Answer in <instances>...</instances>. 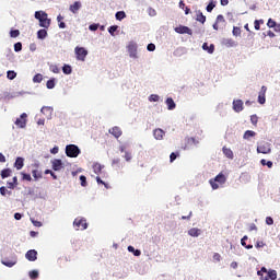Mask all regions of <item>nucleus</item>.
<instances>
[{
	"label": "nucleus",
	"mask_w": 280,
	"mask_h": 280,
	"mask_svg": "<svg viewBox=\"0 0 280 280\" xmlns=\"http://www.w3.org/2000/svg\"><path fill=\"white\" fill-rule=\"evenodd\" d=\"M73 226L77 231L81 228V231H86L89 229V223H86V219L84 218H77L73 221Z\"/></svg>",
	"instance_id": "6"
},
{
	"label": "nucleus",
	"mask_w": 280,
	"mask_h": 280,
	"mask_svg": "<svg viewBox=\"0 0 280 280\" xmlns=\"http://www.w3.org/2000/svg\"><path fill=\"white\" fill-rule=\"evenodd\" d=\"M257 132L253 131V130H246L243 135V139L245 141H248L249 139H252L253 137H256Z\"/></svg>",
	"instance_id": "29"
},
{
	"label": "nucleus",
	"mask_w": 280,
	"mask_h": 280,
	"mask_svg": "<svg viewBox=\"0 0 280 280\" xmlns=\"http://www.w3.org/2000/svg\"><path fill=\"white\" fill-rule=\"evenodd\" d=\"M109 135H113L115 139H119L121 137V129L119 127H113L109 129Z\"/></svg>",
	"instance_id": "24"
},
{
	"label": "nucleus",
	"mask_w": 280,
	"mask_h": 280,
	"mask_svg": "<svg viewBox=\"0 0 280 280\" xmlns=\"http://www.w3.org/2000/svg\"><path fill=\"white\" fill-rule=\"evenodd\" d=\"M153 137L156 141H163V137H165V130H163L161 128L154 129Z\"/></svg>",
	"instance_id": "15"
},
{
	"label": "nucleus",
	"mask_w": 280,
	"mask_h": 280,
	"mask_svg": "<svg viewBox=\"0 0 280 280\" xmlns=\"http://www.w3.org/2000/svg\"><path fill=\"white\" fill-rule=\"evenodd\" d=\"M116 21H124L126 19V11H118L115 14Z\"/></svg>",
	"instance_id": "37"
},
{
	"label": "nucleus",
	"mask_w": 280,
	"mask_h": 280,
	"mask_svg": "<svg viewBox=\"0 0 280 280\" xmlns=\"http://www.w3.org/2000/svg\"><path fill=\"white\" fill-rule=\"evenodd\" d=\"M69 10L72 12V14H78V12L82 10V2L74 1L73 4H70Z\"/></svg>",
	"instance_id": "16"
},
{
	"label": "nucleus",
	"mask_w": 280,
	"mask_h": 280,
	"mask_svg": "<svg viewBox=\"0 0 280 280\" xmlns=\"http://www.w3.org/2000/svg\"><path fill=\"white\" fill-rule=\"evenodd\" d=\"M250 121L253 126H257V121H259V117H257V115L254 114L250 116Z\"/></svg>",
	"instance_id": "59"
},
{
	"label": "nucleus",
	"mask_w": 280,
	"mask_h": 280,
	"mask_svg": "<svg viewBox=\"0 0 280 280\" xmlns=\"http://www.w3.org/2000/svg\"><path fill=\"white\" fill-rule=\"evenodd\" d=\"M60 152V148L58 145H55L52 149H50V154H58Z\"/></svg>",
	"instance_id": "64"
},
{
	"label": "nucleus",
	"mask_w": 280,
	"mask_h": 280,
	"mask_svg": "<svg viewBox=\"0 0 280 280\" xmlns=\"http://www.w3.org/2000/svg\"><path fill=\"white\" fill-rule=\"evenodd\" d=\"M202 49H203V51H208V54H213V51H215V45H213V44L209 45L208 43H203Z\"/></svg>",
	"instance_id": "26"
},
{
	"label": "nucleus",
	"mask_w": 280,
	"mask_h": 280,
	"mask_svg": "<svg viewBox=\"0 0 280 280\" xmlns=\"http://www.w3.org/2000/svg\"><path fill=\"white\" fill-rule=\"evenodd\" d=\"M266 91H268V88H266V85H262L258 94V104H266Z\"/></svg>",
	"instance_id": "14"
},
{
	"label": "nucleus",
	"mask_w": 280,
	"mask_h": 280,
	"mask_svg": "<svg viewBox=\"0 0 280 280\" xmlns=\"http://www.w3.org/2000/svg\"><path fill=\"white\" fill-rule=\"evenodd\" d=\"M74 54H75L77 60L84 62V60H86V57L89 56V50H86V48L84 47L77 46L74 48Z\"/></svg>",
	"instance_id": "4"
},
{
	"label": "nucleus",
	"mask_w": 280,
	"mask_h": 280,
	"mask_svg": "<svg viewBox=\"0 0 280 280\" xmlns=\"http://www.w3.org/2000/svg\"><path fill=\"white\" fill-rule=\"evenodd\" d=\"M147 51H156V45L153 43L148 44Z\"/></svg>",
	"instance_id": "60"
},
{
	"label": "nucleus",
	"mask_w": 280,
	"mask_h": 280,
	"mask_svg": "<svg viewBox=\"0 0 280 280\" xmlns=\"http://www.w3.org/2000/svg\"><path fill=\"white\" fill-rule=\"evenodd\" d=\"M256 152L258 154H270V152H272V148H270V143L262 142L257 145Z\"/></svg>",
	"instance_id": "7"
},
{
	"label": "nucleus",
	"mask_w": 280,
	"mask_h": 280,
	"mask_svg": "<svg viewBox=\"0 0 280 280\" xmlns=\"http://www.w3.org/2000/svg\"><path fill=\"white\" fill-rule=\"evenodd\" d=\"M7 78L8 80H14L16 78V72L14 70H8Z\"/></svg>",
	"instance_id": "48"
},
{
	"label": "nucleus",
	"mask_w": 280,
	"mask_h": 280,
	"mask_svg": "<svg viewBox=\"0 0 280 280\" xmlns=\"http://www.w3.org/2000/svg\"><path fill=\"white\" fill-rule=\"evenodd\" d=\"M13 47H14L15 54H19V51H23V43L21 42L15 43Z\"/></svg>",
	"instance_id": "47"
},
{
	"label": "nucleus",
	"mask_w": 280,
	"mask_h": 280,
	"mask_svg": "<svg viewBox=\"0 0 280 280\" xmlns=\"http://www.w3.org/2000/svg\"><path fill=\"white\" fill-rule=\"evenodd\" d=\"M267 27L275 30L277 27V22L270 18L267 22Z\"/></svg>",
	"instance_id": "50"
},
{
	"label": "nucleus",
	"mask_w": 280,
	"mask_h": 280,
	"mask_svg": "<svg viewBox=\"0 0 280 280\" xmlns=\"http://www.w3.org/2000/svg\"><path fill=\"white\" fill-rule=\"evenodd\" d=\"M232 108H233L234 113H242V110H244V101L234 100L232 103Z\"/></svg>",
	"instance_id": "11"
},
{
	"label": "nucleus",
	"mask_w": 280,
	"mask_h": 280,
	"mask_svg": "<svg viewBox=\"0 0 280 280\" xmlns=\"http://www.w3.org/2000/svg\"><path fill=\"white\" fill-rule=\"evenodd\" d=\"M89 30L90 32H97V30H100V24H95V23L90 24Z\"/></svg>",
	"instance_id": "56"
},
{
	"label": "nucleus",
	"mask_w": 280,
	"mask_h": 280,
	"mask_svg": "<svg viewBox=\"0 0 280 280\" xmlns=\"http://www.w3.org/2000/svg\"><path fill=\"white\" fill-rule=\"evenodd\" d=\"M32 176L34 178V180H40V178H43V172L36 170V168H33L32 170Z\"/></svg>",
	"instance_id": "32"
},
{
	"label": "nucleus",
	"mask_w": 280,
	"mask_h": 280,
	"mask_svg": "<svg viewBox=\"0 0 280 280\" xmlns=\"http://www.w3.org/2000/svg\"><path fill=\"white\" fill-rule=\"evenodd\" d=\"M50 163L54 172H60L61 170H65V162H62L60 159H54Z\"/></svg>",
	"instance_id": "9"
},
{
	"label": "nucleus",
	"mask_w": 280,
	"mask_h": 280,
	"mask_svg": "<svg viewBox=\"0 0 280 280\" xmlns=\"http://www.w3.org/2000/svg\"><path fill=\"white\" fill-rule=\"evenodd\" d=\"M92 168H93L94 173L101 174L102 170H104V165L96 162V163L93 164Z\"/></svg>",
	"instance_id": "36"
},
{
	"label": "nucleus",
	"mask_w": 280,
	"mask_h": 280,
	"mask_svg": "<svg viewBox=\"0 0 280 280\" xmlns=\"http://www.w3.org/2000/svg\"><path fill=\"white\" fill-rule=\"evenodd\" d=\"M260 165H262L264 167L268 166L269 170H272V161H267L266 159H261L260 160Z\"/></svg>",
	"instance_id": "40"
},
{
	"label": "nucleus",
	"mask_w": 280,
	"mask_h": 280,
	"mask_svg": "<svg viewBox=\"0 0 280 280\" xmlns=\"http://www.w3.org/2000/svg\"><path fill=\"white\" fill-rule=\"evenodd\" d=\"M124 159L125 161H127V163H130V161H132V153H130L129 151H125Z\"/></svg>",
	"instance_id": "53"
},
{
	"label": "nucleus",
	"mask_w": 280,
	"mask_h": 280,
	"mask_svg": "<svg viewBox=\"0 0 280 280\" xmlns=\"http://www.w3.org/2000/svg\"><path fill=\"white\" fill-rule=\"evenodd\" d=\"M137 49H138V45L135 42H130L127 45V51L129 54V58H132L133 60H137V58H139Z\"/></svg>",
	"instance_id": "5"
},
{
	"label": "nucleus",
	"mask_w": 280,
	"mask_h": 280,
	"mask_svg": "<svg viewBox=\"0 0 280 280\" xmlns=\"http://www.w3.org/2000/svg\"><path fill=\"white\" fill-rule=\"evenodd\" d=\"M11 194H12L11 190H8V188L5 186L0 187V195L1 196H10Z\"/></svg>",
	"instance_id": "45"
},
{
	"label": "nucleus",
	"mask_w": 280,
	"mask_h": 280,
	"mask_svg": "<svg viewBox=\"0 0 280 280\" xmlns=\"http://www.w3.org/2000/svg\"><path fill=\"white\" fill-rule=\"evenodd\" d=\"M196 21H198V23H201L202 25L207 23V16L202 13V11H196Z\"/></svg>",
	"instance_id": "20"
},
{
	"label": "nucleus",
	"mask_w": 280,
	"mask_h": 280,
	"mask_svg": "<svg viewBox=\"0 0 280 280\" xmlns=\"http://www.w3.org/2000/svg\"><path fill=\"white\" fill-rule=\"evenodd\" d=\"M9 34L11 38H19V36H21V31L11 28Z\"/></svg>",
	"instance_id": "38"
},
{
	"label": "nucleus",
	"mask_w": 280,
	"mask_h": 280,
	"mask_svg": "<svg viewBox=\"0 0 280 280\" xmlns=\"http://www.w3.org/2000/svg\"><path fill=\"white\" fill-rule=\"evenodd\" d=\"M222 152H223L224 156H226V159H231V160L234 159L233 150H231V149H229L226 147H223L222 148Z\"/></svg>",
	"instance_id": "31"
},
{
	"label": "nucleus",
	"mask_w": 280,
	"mask_h": 280,
	"mask_svg": "<svg viewBox=\"0 0 280 280\" xmlns=\"http://www.w3.org/2000/svg\"><path fill=\"white\" fill-rule=\"evenodd\" d=\"M261 25H264V20H255L254 21V28L259 32V30H261Z\"/></svg>",
	"instance_id": "42"
},
{
	"label": "nucleus",
	"mask_w": 280,
	"mask_h": 280,
	"mask_svg": "<svg viewBox=\"0 0 280 280\" xmlns=\"http://www.w3.org/2000/svg\"><path fill=\"white\" fill-rule=\"evenodd\" d=\"M24 165H25V159L18 156L14 162V167L19 171V170H23Z\"/></svg>",
	"instance_id": "21"
},
{
	"label": "nucleus",
	"mask_w": 280,
	"mask_h": 280,
	"mask_svg": "<svg viewBox=\"0 0 280 280\" xmlns=\"http://www.w3.org/2000/svg\"><path fill=\"white\" fill-rule=\"evenodd\" d=\"M33 82L34 84H40V82H43V74L37 73L33 77Z\"/></svg>",
	"instance_id": "43"
},
{
	"label": "nucleus",
	"mask_w": 280,
	"mask_h": 280,
	"mask_svg": "<svg viewBox=\"0 0 280 280\" xmlns=\"http://www.w3.org/2000/svg\"><path fill=\"white\" fill-rule=\"evenodd\" d=\"M269 270L266 267H261L260 270L257 271L258 277H262L264 273L268 275Z\"/></svg>",
	"instance_id": "57"
},
{
	"label": "nucleus",
	"mask_w": 280,
	"mask_h": 280,
	"mask_svg": "<svg viewBox=\"0 0 280 280\" xmlns=\"http://www.w3.org/2000/svg\"><path fill=\"white\" fill-rule=\"evenodd\" d=\"M21 176L22 180H27L28 183H32V175L30 173L22 172Z\"/></svg>",
	"instance_id": "46"
},
{
	"label": "nucleus",
	"mask_w": 280,
	"mask_h": 280,
	"mask_svg": "<svg viewBox=\"0 0 280 280\" xmlns=\"http://www.w3.org/2000/svg\"><path fill=\"white\" fill-rule=\"evenodd\" d=\"M187 54V48L185 47H178L173 51V56L175 58H182V56H185Z\"/></svg>",
	"instance_id": "19"
},
{
	"label": "nucleus",
	"mask_w": 280,
	"mask_h": 280,
	"mask_svg": "<svg viewBox=\"0 0 280 280\" xmlns=\"http://www.w3.org/2000/svg\"><path fill=\"white\" fill-rule=\"evenodd\" d=\"M79 180L81 183V187H86L89 184L86 183V176L80 175Z\"/></svg>",
	"instance_id": "52"
},
{
	"label": "nucleus",
	"mask_w": 280,
	"mask_h": 280,
	"mask_svg": "<svg viewBox=\"0 0 280 280\" xmlns=\"http://www.w3.org/2000/svg\"><path fill=\"white\" fill-rule=\"evenodd\" d=\"M201 233H202V230L198 228H191L190 230H188V235L190 237H200Z\"/></svg>",
	"instance_id": "22"
},
{
	"label": "nucleus",
	"mask_w": 280,
	"mask_h": 280,
	"mask_svg": "<svg viewBox=\"0 0 280 280\" xmlns=\"http://www.w3.org/2000/svg\"><path fill=\"white\" fill-rule=\"evenodd\" d=\"M180 154L178 152H172L170 155V163H174L176 159H178Z\"/></svg>",
	"instance_id": "51"
},
{
	"label": "nucleus",
	"mask_w": 280,
	"mask_h": 280,
	"mask_svg": "<svg viewBox=\"0 0 280 280\" xmlns=\"http://www.w3.org/2000/svg\"><path fill=\"white\" fill-rule=\"evenodd\" d=\"M176 34H188V36H194V31L185 25L176 26L175 28Z\"/></svg>",
	"instance_id": "10"
},
{
	"label": "nucleus",
	"mask_w": 280,
	"mask_h": 280,
	"mask_svg": "<svg viewBox=\"0 0 280 280\" xmlns=\"http://www.w3.org/2000/svg\"><path fill=\"white\" fill-rule=\"evenodd\" d=\"M117 30H119L118 25H112L107 28V32L110 34V36H115V32H117Z\"/></svg>",
	"instance_id": "44"
},
{
	"label": "nucleus",
	"mask_w": 280,
	"mask_h": 280,
	"mask_svg": "<svg viewBox=\"0 0 280 280\" xmlns=\"http://www.w3.org/2000/svg\"><path fill=\"white\" fill-rule=\"evenodd\" d=\"M165 104L167 106V110H174L176 108V102H174V98L167 97L165 100Z\"/></svg>",
	"instance_id": "23"
},
{
	"label": "nucleus",
	"mask_w": 280,
	"mask_h": 280,
	"mask_svg": "<svg viewBox=\"0 0 280 280\" xmlns=\"http://www.w3.org/2000/svg\"><path fill=\"white\" fill-rule=\"evenodd\" d=\"M127 250H128V253H132V255H133L135 257H141V249H137V248H135V246H132V245H129V246L127 247Z\"/></svg>",
	"instance_id": "28"
},
{
	"label": "nucleus",
	"mask_w": 280,
	"mask_h": 280,
	"mask_svg": "<svg viewBox=\"0 0 280 280\" xmlns=\"http://www.w3.org/2000/svg\"><path fill=\"white\" fill-rule=\"evenodd\" d=\"M147 12L149 16H156V10H154L152 7H149Z\"/></svg>",
	"instance_id": "58"
},
{
	"label": "nucleus",
	"mask_w": 280,
	"mask_h": 280,
	"mask_svg": "<svg viewBox=\"0 0 280 280\" xmlns=\"http://www.w3.org/2000/svg\"><path fill=\"white\" fill-rule=\"evenodd\" d=\"M267 278H269V280H277V270L270 269L267 272Z\"/></svg>",
	"instance_id": "39"
},
{
	"label": "nucleus",
	"mask_w": 280,
	"mask_h": 280,
	"mask_svg": "<svg viewBox=\"0 0 280 280\" xmlns=\"http://www.w3.org/2000/svg\"><path fill=\"white\" fill-rule=\"evenodd\" d=\"M62 73H63L65 75H71V73H73V68L71 67V65L65 63V65L62 66Z\"/></svg>",
	"instance_id": "27"
},
{
	"label": "nucleus",
	"mask_w": 280,
	"mask_h": 280,
	"mask_svg": "<svg viewBox=\"0 0 280 280\" xmlns=\"http://www.w3.org/2000/svg\"><path fill=\"white\" fill-rule=\"evenodd\" d=\"M28 277H30V279H32V280L38 279V277H39L38 270H36V269L31 270V271L28 272Z\"/></svg>",
	"instance_id": "41"
},
{
	"label": "nucleus",
	"mask_w": 280,
	"mask_h": 280,
	"mask_svg": "<svg viewBox=\"0 0 280 280\" xmlns=\"http://www.w3.org/2000/svg\"><path fill=\"white\" fill-rule=\"evenodd\" d=\"M159 100H161V96H159L158 94H151L149 96V102H159Z\"/></svg>",
	"instance_id": "55"
},
{
	"label": "nucleus",
	"mask_w": 280,
	"mask_h": 280,
	"mask_svg": "<svg viewBox=\"0 0 280 280\" xmlns=\"http://www.w3.org/2000/svg\"><path fill=\"white\" fill-rule=\"evenodd\" d=\"M14 124L18 128H21V129L26 128V126H27V114L22 113L20 115V117L15 119Z\"/></svg>",
	"instance_id": "8"
},
{
	"label": "nucleus",
	"mask_w": 280,
	"mask_h": 280,
	"mask_svg": "<svg viewBox=\"0 0 280 280\" xmlns=\"http://www.w3.org/2000/svg\"><path fill=\"white\" fill-rule=\"evenodd\" d=\"M1 264L7 268H14V266H16V258H13V259L4 258L1 260Z\"/></svg>",
	"instance_id": "18"
},
{
	"label": "nucleus",
	"mask_w": 280,
	"mask_h": 280,
	"mask_svg": "<svg viewBox=\"0 0 280 280\" xmlns=\"http://www.w3.org/2000/svg\"><path fill=\"white\" fill-rule=\"evenodd\" d=\"M222 44L225 46V47H236L237 44L235 43V40L231 39V38H225L223 39Z\"/></svg>",
	"instance_id": "33"
},
{
	"label": "nucleus",
	"mask_w": 280,
	"mask_h": 280,
	"mask_svg": "<svg viewBox=\"0 0 280 280\" xmlns=\"http://www.w3.org/2000/svg\"><path fill=\"white\" fill-rule=\"evenodd\" d=\"M246 242H248V236L247 235H244L242 238H241V245L244 246V248H246L247 250H250L253 248V244H246Z\"/></svg>",
	"instance_id": "30"
},
{
	"label": "nucleus",
	"mask_w": 280,
	"mask_h": 280,
	"mask_svg": "<svg viewBox=\"0 0 280 280\" xmlns=\"http://www.w3.org/2000/svg\"><path fill=\"white\" fill-rule=\"evenodd\" d=\"M11 174H12L11 168H4L1 171L0 176L2 179H5V178H10Z\"/></svg>",
	"instance_id": "34"
},
{
	"label": "nucleus",
	"mask_w": 280,
	"mask_h": 280,
	"mask_svg": "<svg viewBox=\"0 0 280 280\" xmlns=\"http://www.w3.org/2000/svg\"><path fill=\"white\" fill-rule=\"evenodd\" d=\"M43 115H46L47 119H51V115L54 113V107L51 106H43L40 109Z\"/></svg>",
	"instance_id": "17"
},
{
	"label": "nucleus",
	"mask_w": 280,
	"mask_h": 280,
	"mask_svg": "<svg viewBox=\"0 0 280 280\" xmlns=\"http://www.w3.org/2000/svg\"><path fill=\"white\" fill-rule=\"evenodd\" d=\"M25 258L28 261H36V259H38V252L36 249H30L26 252Z\"/></svg>",
	"instance_id": "13"
},
{
	"label": "nucleus",
	"mask_w": 280,
	"mask_h": 280,
	"mask_svg": "<svg viewBox=\"0 0 280 280\" xmlns=\"http://www.w3.org/2000/svg\"><path fill=\"white\" fill-rule=\"evenodd\" d=\"M266 224L268 226H272V224H275V219H272V217H267L266 218Z\"/></svg>",
	"instance_id": "62"
},
{
	"label": "nucleus",
	"mask_w": 280,
	"mask_h": 280,
	"mask_svg": "<svg viewBox=\"0 0 280 280\" xmlns=\"http://www.w3.org/2000/svg\"><path fill=\"white\" fill-rule=\"evenodd\" d=\"M49 34L47 33V28H42L37 31V38L38 40H45Z\"/></svg>",
	"instance_id": "25"
},
{
	"label": "nucleus",
	"mask_w": 280,
	"mask_h": 280,
	"mask_svg": "<svg viewBox=\"0 0 280 280\" xmlns=\"http://www.w3.org/2000/svg\"><path fill=\"white\" fill-rule=\"evenodd\" d=\"M21 95H25V92H14V93H10V92H3L2 93V98L3 100H14V97H21Z\"/></svg>",
	"instance_id": "12"
},
{
	"label": "nucleus",
	"mask_w": 280,
	"mask_h": 280,
	"mask_svg": "<svg viewBox=\"0 0 280 280\" xmlns=\"http://www.w3.org/2000/svg\"><path fill=\"white\" fill-rule=\"evenodd\" d=\"M215 22H217V23H224V22H225V20H224V15L219 14V15L217 16Z\"/></svg>",
	"instance_id": "63"
},
{
	"label": "nucleus",
	"mask_w": 280,
	"mask_h": 280,
	"mask_svg": "<svg viewBox=\"0 0 280 280\" xmlns=\"http://www.w3.org/2000/svg\"><path fill=\"white\" fill-rule=\"evenodd\" d=\"M82 154V150L77 144H68L66 145V155L69 159H78Z\"/></svg>",
	"instance_id": "2"
},
{
	"label": "nucleus",
	"mask_w": 280,
	"mask_h": 280,
	"mask_svg": "<svg viewBox=\"0 0 280 280\" xmlns=\"http://www.w3.org/2000/svg\"><path fill=\"white\" fill-rule=\"evenodd\" d=\"M232 34H233V36H241L242 35V30L237 26H234L233 31H232Z\"/></svg>",
	"instance_id": "54"
},
{
	"label": "nucleus",
	"mask_w": 280,
	"mask_h": 280,
	"mask_svg": "<svg viewBox=\"0 0 280 280\" xmlns=\"http://www.w3.org/2000/svg\"><path fill=\"white\" fill-rule=\"evenodd\" d=\"M34 16L36 21L39 22V27L49 30L51 25V19L48 18L47 12L45 11H35Z\"/></svg>",
	"instance_id": "1"
},
{
	"label": "nucleus",
	"mask_w": 280,
	"mask_h": 280,
	"mask_svg": "<svg viewBox=\"0 0 280 280\" xmlns=\"http://www.w3.org/2000/svg\"><path fill=\"white\" fill-rule=\"evenodd\" d=\"M49 69L52 73H60V68L56 65H51Z\"/></svg>",
	"instance_id": "61"
},
{
	"label": "nucleus",
	"mask_w": 280,
	"mask_h": 280,
	"mask_svg": "<svg viewBox=\"0 0 280 280\" xmlns=\"http://www.w3.org/2000/svg\"><path fill=\"white\" fill-rule=\"evenodd\" d=\"M213 8H215V2L213 0H210L206 7V10L207 12H213Z\"/></svg>",
	"instance_id": "49"
},
{
	"label": "nucleus",
	"mask_w": 280,
	"mask_h": 280,
	"mask_svg": "<svg viewBox=\"0 0 280 280\" xmlns=\"http://www.w3.org/2000/svg\"><path fill=\"white\" fill-rule=\"evenodd\" d=\"M46 89H48V90L56 89V78H50L46 82Z\"/></svg>",
	"instance_id": "35"
},
{
	"label": "nucleus",
	"mask_w": 280,
	"mask_h": 280,
	"mask_svg": "<svg viewBox=\"0 0 280 280\" xmlns=\"http://www.w3.org/2000/svg\"><path fill=\"white\" fill-rule=\"evenodd\" d=\"M209 183L213 190L220 189V185L226 183V175L224 173H219L213 179H210Z\"/></svg>",
	"instance_id": "3"
}]
</instances>
